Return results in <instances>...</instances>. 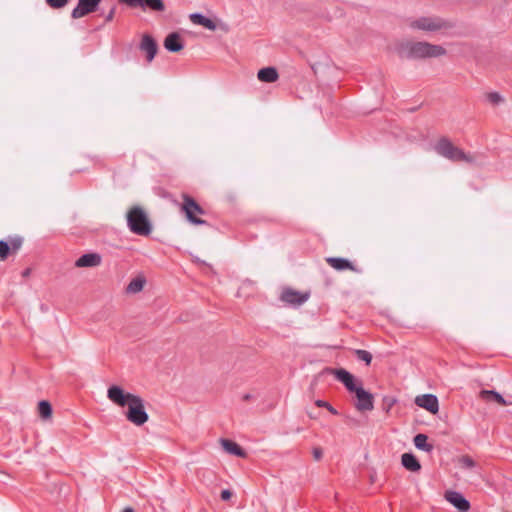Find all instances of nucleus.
<instances>
[{
	"instance_id": "obj_21",
	"label": "nucleus",
	"mask_w": 512,
	"mask_h": 512,
	"mask_svg": "<svg viewBox=\"0 0 512 512\" xmlns=\"http://www.w3.org/2000/svg\"><path fill=\"white\" fill-rule=\"evenodd\" d=\"M182 197L184 199V202L181 204L176 202V204L179 206L180 212L185 214V217L188 220V222L192 223V196L184 193Z\"/></svg>"
},
{
	"instance_id": "obj_9",
	"label": "nucleus",
	"mask_w": 512,
	"mask_h": 512,
	"mask_svg": "<svg viewBox=\"0 0 512 512\" xmlns=\"http://www.w3.org/2000/svg\"><path fill=\"white\" fill-rule=\"evenodd\" d=\"M309 298V293H301L292 288H284L280 295V300L288 305L300 306Z\"/></svg>"
},
{
	"instance_id": "obj_7",
	"label": "nucleus",
	"mask_w": 512,
	"mask_h": 512,
	"mask_svg": "<svg viewBox=\"0 0 512 512\" xmlns=\"http://www.w3.org/2000/svg\"><path fill=\"white\" fill-rule=\"evenodd\" d=\"M131 8H142L143 10H150L161 12L165 10L163 0H119Z\"/></svg>"
},
{
	"instance_id": "obj_31",
	"label": "nucleus",
	"mask_w": 512,
	"mask_h": 512,
	"mask_svg": "<svg viewBox=\"0 0 512 512\" xmlns=\"http://www.w3.org/2000/svg\"><path fill=\"white\" fill-rule=\"evenodd\" d=\"M46 3L50 7L58 9L64 7L68 3V0H46Z\"/></svg>"
},
{
	"instance_id": "obj_11",
	"label": "nucleus",
	"mask_w": 512,
	"mask_h": 512,
	"mask_svg": "<svg viewBox=\"0 0 512 512\" xmlns=\"http://www.w3.org/2000/svg\"><path fill=\"white\" fill-rule=\"evenodd\" d=\"M140 49L146 53V59L151 62L157 54L158 46L154 38L148 34L143 35Z\"/></svg>"
},
{
	"instance_id": "obj_18",
	"label": "nucleus",
	"mask_w": 512,
	"mask_h": 512,
	"mask_svg": "<svg viewBox=\"0 0 512 512\" xmlns=\"http://www.w3.org/2000/svg\"><path fill=\"white\" fill-rule=\"evenodd\" d=\"M205 214L206 212L203 210V208L196 201H194V226L206 225L207 229L214 233L215 227L210 223V221L208 219H202L198 216Z\"/></svg>"
},
{
	"instance_id": "obj_24",
	"label": "nucleus",
	"mask_w": 512,
	"mask_h": 512,
	"mask_svg": "<svg viewBox=\"0 0 512 512\" xmlns=\"http://www.w3.org/2000/svg\"><path fill=\"white\" fill-rule=\"evenodd\" d=\"M480 395L485 400H488V401L493 400L502 406L507 405V402L503 398V396L494 390H482L480 392Z\"/></svg>"
},
{
	"instance_id": "obj_20",
	"label": "nucleus",
	"mask_w": 512,
	"mask_h": 512,
	"mask_svg": "<svg viewBox=\"0 0 512 512\" xmlns=\"http://www.w3.org/2000/svg\"><path fill=\"white\" fill-rule=\"evenodd\" d=\"M194 25L203 26L210 31H215L217 28V23L215 20L208 18L201 13H194Z\"/></svg>"
},
{
	"instance_id": "obj_1",
	"label": "nucleus",
	"mask_w": 512,
	"mask_h": 512,
	"mask_svg": "<svg viewBox=\"0 0 512 512\" xmlns=\"http://www.w3.org/2000/svg\"><path fill=\"white\" fill-rule=\"evenodd\" d=\"M107 398L119 407H128L126 418L131 423L141 426L148 421L143 399L135 394L125 392L118 385H111L107 390Z\"/></svg>"
},
{
	"instance_id": "obj_38",
	"label": "nucleus",
	"mask_w": 512,
	"mask_h": 512,
	"mask_svg": "<svg viewBox=\"0 0 512 512\" xmlns=\"http://www.w3.org/2000/svg\"><path fill=\"white\" fill-rule=\"evenodd\" d=\"M327 410L333 415H338V411L331 404H329Z\"/></svg>"
},
{
	"instance_id": "obj_5",
	"label": "nucleus",
	"mask_w": 512,
	"mask_h": 512,
	"mask_svg": "<svg viewBox=\"0 0 512 512\" xmlns=\"http://www.w3.org/2000/svg\"><path fill=\"white\" fill-rule=\"evenodd\" d=\"M127 226L129 230L140 236H148L152 232V224L146 211L136 205L131 207L127 214Z\"/></svg>"
},
{
	"instance_id": "obj_39",
	"label": "nucleus",
	"mask_w": 512,
	"mask_h": 512,
	"mask_svg": "<svg viewBox=\"0 0 512 512\" xmlns=\"http://www.w3.org/2000/svg\"><path fill=\"white\" fill-rule=\"evenodd\" d=\"M252 397H253V396H252L251 394L246 393V394H244V395L242 396V400H243V401H249V400H251V399H252Z\"/></svg>"
},
{
	"instance_id": "obj_12",
	"label": "nucleus",
	"mask_w": 512,
	"mask_h": 512,
	"mask_svg": "<svg viewBox=\"0 0 512 512\" xmlns=\"http://www.w3.org/2000/svg\"><path fill=\"white\" fill-rule=\"evenodd\" d=\"M446 499L462 512H467L470 508V502L463 497V495L456 491H449L446 493Z\"/></svg>"
},
{
	"instance_id": "obj_35",
	"label": "nucleus",
	"mask_w": 512,
	"mask_h": 512,
	"mask_svg": "<svg viewBox=\"0 0 512 512\" xmlns=\"http://www.w3.org/2000/svg\"><path fill=\"white\" fill-rule=\"evenodd\" d=\"M312 453L315 460L319 461L322 458L323 451L320 447L313 448Z\"/></svg>"
},
{
	"instance_id": "obj_15",
	"label": "nucleus",
	"mask_w": 512,
	"mask_h": 512,
	"mask_svg": "<svg viewBox=\"0 0 512 512\" xmlns=\"http://www.w3.org/2000/svg\"><path fill=\"white\" fill-rule=\"evenodd\" d=\"M164 47L169 52H179L183 48L180 35L176 32L168 34L164 40Z\"/></svg>"
},
{
	"instance_id": "obj_32",
	"label": "nucleus",
	"mask_w": 512,
	"mask_h": 512,
	"mask_svg": "<svg viewBox=\"0 0 512 512\" xmlns=\"http://www.w3.org/2000/svg\"><path fill=\"white\" fill-rule=\"evenodd\" d=\"M396 400L394 398H391V397H384L383 399V404H384V409L388 412L391 407L395 404Z\"/></svg>"
},
{
	"instance_id": "obj_37",
	"label": "nucleus",
	"mask_w": 512,
	"mask_h": 512,
	"mask_svg": "<svg viewBox=\"0 0 512 512\" xmlns=\"http://www.w3.org/2000/svg\"><path fill=\"white\" fill-rule=\"evenodd\" d=\"M315 405L317 407L326 408L327 409V407L329 406V403L327 401L318 399V400L315 401Z\"/></svg>"
},
{
	"instance_id": "obj_6",
	"label": "nucleus",
	"mask_w": 512,
	"mask_h": 512,
	"mask_svg": "<svg viewBox=\"0 0 512 512\" xmlns=\"http://www.w3.org/2000/svg\"><path fill=\"white\" fill-rule=\"evenodd\" d=\"M435 151L453 162H468L474 161L473 157L466 154L462 149L453 145V143L446 137H442L435 145Z\"/></svg>"
},
{
	"instance_id": "obj_22",
	"label": "nucleus",
	"mask_w": 512,
	"mask_h": 512,
	"mask_svg": "<svg viewBox=\"0 0 512 512\" xmlns=\"http://www.w3.org/2000/svg\"><path fill=\"white\" fill-rule=\"evenodd\" d=\"M414 445L418 450H422L431 453L434 446L428 443V436L426 434L419 433L413 439Z\"/></svg>"
},
{
	"instance_id": "obj_26",
	"label": "nucleus",
	"mask_w": 512,
	"mask_h": 512,
	"mask_svg": "<svg viewBox=\"0 0 512 512\" xmlns=\"http://www.w3.org/2000/svg\"><path fill=\"white\" fill-rule=\"evenodd\" d=\"M7 241L9 243L11 253L17 252L22 247V244H23V238L18 235L9 236L7 238Z\"/></svg>"
},
{
	"instance_id": "obj_3",
	"label": "nucleus",
	"mask_w": 512,
	"mask_h": 512,
	"mask_svg": "<svg viewBox=\"0 0 512 512\" xmlns=\"http://www.w3.org/2000/svg\"><path fill=\"white\" fill-rule=\"evenodd\" d=\"M395 51L401 59L408 60L437 58L446 54L443 46L426 41H401L395 46Z\"/></svg>"
},
{
	"instance_id": "obj_42",
	"label": "nucleus",
	"mask_w": 512,
	"mask_h": 512,
	"mask_svg": "<svg viewBox=\"0 0 512 512\" xmlns=\"http://www.w3.org/2000/svg\"><path fill=\"white\" fill-rule=\"evenodd\" d=\"M27 274H29V270H26V271L24 272V275H27Z\"/></svg>"
},
{
	"instance_id": "obj_25",
	"label": "nucleus",
	"mask_w": 512,
	"mask_h": 512,
	"mask_svg": "<svg viewBox=\"0 0 512 512\" xmlns=\"http://www.w3.org/2000/svg\"><path fill=\"white\" fill-rule=\"evenodd\" d=\"M38 412L43 419L50 418L52 415V406L46 400H41L38 403Z\"/></svg>"
},
{
	"instance_id": "obj_19",
	"label": "nucleus",
	"mask_w": 512,
	"mask_h": 512,
	"mask_svg": "<svg viewBox=\"0 0 512 512\" xmlns=\"http://www.w3.org/2000/svg\"><path fill=\"white\" fill-rule=\"evenodd\" d=\"M257 77L261 82L273 83L278 80L279 75L274 67H265L258 71Z\"/></svg>"
},
{
	"instance_id": "obj_8",
	"label": "nucleus",
	"mask_w": 512,
	"mask_h": 512,
	"mask_svg": "<svg viewBox=\"0 0 512 512\" xmlns=\"http://www.w3.org/2000/svg\"><path fill=\"white\" fill-rule=\"evenodd\" d=\"M102 0H78V4L71 12L73 19L82 18L97 10Z\"/></svg>"
},
{
	"instance_id": "obj_10",
	"label": "nucleus",
	"mask_w": 512,
	"mask_h": 512,
	"mask_svg": "<svg viewBox=\"0 0 512 512\" xmlns=\"http://www.w3.org/2000/svg\"><path fill=\"white\" fill-rule=\"evenodd\" d=\"M415 404L426 409L432 414H436L439 410L438 398L433 394H424L415 398Z\"/></svg>"
},
{
	"instance_id": "obj_34",
	"label": "nucleus",
	"mask_w": 512,
	"mask_h": 512,
	"mask_svg": "<svg viewBox=\"0 0 512 512\" xmlns=\"http://www.w3.org/2000/svg\"><path fill=\"white\" fill-rule=\"evenodd\" d=\"M233 496V493L228 490V489H224L222 490L221 494H220V497L223 501H228L231 499V497Z\"/></svg>"
},
{
	"instance_id": "obj_4",
	"label": "nucleus",
	"mask_w": 512,
	"mask_h": 512,
	"mask_svg": "<svg viewBox=\"0 0 512 512\" xmlns=\"http://www.w3.org/2000/svg\"><path fill=\"white\" fill-rule=\"evenodd\" d=\"M408 26L412 30H419L426 33H436L454 28V23L440 16H421L411 19Z\"/></svg>"
},
{
	"instance_id": "obj_40",
	"label": "nucleus",
	"mask_w": 512,
	"mask_h": 512,
	"mask_svg": "<svg viewBox=\"0 0 512 512\" xmlns=\"http://www.w3.org/2000/svg\"><path fill=\"white\" fill-rule=\"evenodd\" d=\"M122 512H135L133 508L127 507Z\"/></svg>"
},
{
	"instance_id": "obj_23",
	"label": "nucleus",
	"mask_w": 512,
	"mask_h": 512,
	"mask_svg": "<svg viewBox=\"0 0 512 512\" xmlns=\"http://www.w3.org/2000/svg\"><path fill=\"white\" fill-rule=\"evenodd\" d=\"M145 283H146V279L142 276H138V277L132 279L126 287V293L135 294V293L142 291Z\"/></svg>"
},
{
	"instance_id": "obj_41",
	"label": "nucleus",
	"mask_w": 512,
	"mask_h": 512,
	"mask_svg": "<svg viewBox=\"0 0 512 512\" xmlns=\"http://www.w3.org/2000/svg\"><path fill=\"white\" fill-rule=\"evenodd\" d=\"M309 417H310V418H312V419H314V418H315V416H313V415H312V414H310V413H309Z\"/></svg>"
},
{
	"instance_id": "obj_16",
	"label": "nucleus",
	"mask_w": 512,
	"mask_h": 512,
	"mask_svg": "<svg viewBox=\"0 0 512 512\" xmlns=\"http://www.w3.org/2000/svg\"><path fill=\"white\" fill-rule=\"evenodd\" d=\"M220 442H221L223 449L227 453L241 457V458L246 457L245 450L241 446H239L236 442L229 440V439H221Z\"/></svg>"
},
{
	"instance_id": "obj_30",
	"label": "nucleus",
	"mask_w": 512,
	"mask_h": 512,
	"mask_svg": "<svg viewBox=\"0 0 512 512\" xmlns=\"http://www.w3.org/2000/svg\"><path fill=\"white\" fill-rule=\"evenodd\" d=\"M486 98L492 105H499L504 101L503 97L498 92H490L486 95Z\"/></svg>"
},
{
	"instance_id": "obj_28",
	"label": "nucleus",
	"mask_w": 512,
	"mask_h": 512,
	"mask_svg": "<svg viewBox=\"0 0 512 512\" xmlns=\"http://www.w3.org/2000/svg\"><path fill=\"white\" fill-rule=\"evenodd\" d=\"M10 246L7 240H0V260L4 261L10 254Z\"/></svg>"
},
{
	"instance_id": "obj_14",
	"label": "nucleus",
	"mask_w": 512,
	"mask_h": 512,
	"mask_svg": "<svg viewBox=\"0 0 512 512\" xmlns=\"http://www.w3.org/2000/svg\"><path fill=\"white\" fill-rule=\"evenodd\" d=\"M326 262L335 270L343 271V270H351L354 272H360L358 268H356L348 259L340 258V257H328L326 258Z\"/></svg>"
},
{
	"instance_id": "obj_33",
	"label": "nucleus",
	"mask_w": 512,
	"mask_h": 512,
	"mask_svg": "<svg viewBox=\"0 0 512 512\" xmlns=\"http://www.w3.org/2000/svg\"><path fill=\"white\" fill-rule=\"evenodd\" d=\"M116 12V5H113L110 9V11L105 16V22H111L114 19V15Z\"/></svg>"
},
{
	"instance_id": "obj_2",
	"label": "nucleus",
	"mask_w": 512,
	"mask_h": 512,
	"mask_svg": "<svg viewBox=\"0 0 512 512\" xmlns=\"http://www.w3.org/2000/svg\"><path fill=\"white\" fill-rule=\"evenodd\" d=\"M327 372L334 375L350 393L355 394L357 401L354 406L357 411L366 412L374 409V396L363 388L361 380H357L344 368H327Z\"/></svg>"
},
{
	"instance_id": "obj_27",
	"label": "nucleus",
	"mask_w": 512,
	"mask_h": 512,
	"mask_svg": "<svg viewBox=\"0 0 512 512\" xmlns=\"http://www.w3.org/2000/svg\"><path fill=\"white\" fill-rule=\"evenodd\" d=\"M354 354L358 360L365 362L366 365H370L372 361V354L369 351L356 349Z\"/></svg>"
},
{
	"instance_id": "obj_13",
	"label": "nucleus",
	"mask_w": 512,
	"mask_h": 512,
	"mask_svg": "<svg viewBox=\"0 0 512 512\" xmlns=\"http://www.w3.org/2000/svg\"><path fill=\"white\" fill-rule=\"evenodd\" d=\"M102 257L98 253H86L80 256L76 262L75 266L79 268L83 267H97L101 264Z\"/></svg>"
},
{
	"instance_id": "obj_36",
	"label": "nucleus",
	"mask_w": 512,
	"mask_h": 512,
	"mask_svg": "<svg viewBox=\"0 0 512 512\" xmlns=\"http://www.w3.org/2000/svg\"><path fill=\"white\" fill-rule=\"evenodd\" d=\"M193 262L194 263H199V264L203 265L206 273L212 272V267L210 265L205 264L199 258L194 257Z\"/></svg>"
},
{
	"instance_id": "obj_29",
	"label": "nucleus",
	"mask_w": 512,
	"mask_h": 512,
	"mask_svg": "<svg viewBox=\"0 0 512 512\" xmlns=\"http://www.w3.org/2000/svg\"><path fill=\"white\" fill-rule=\"evenodd\" d=\"M462 468L472 469L476 466L475 461L468 455H464L459 459Z\"/></svg>"
},
{
	"instance_id": "obj_17",
	"label": "nucleus",
	"mask_w": 512,
	"mask_h": 512,
	"mask_svg": "<svg viewBox=\"0 0 512 512\" xmlns=\"http://www.w3.org/2000/svg\"><path fill=\"white\" fill-rule=\"evenodd\" d=\"M401 463L405 469L411 472H418L421 469L419 460L412 453H404L401 456Z\"/></svg>"
}]
</instances>
